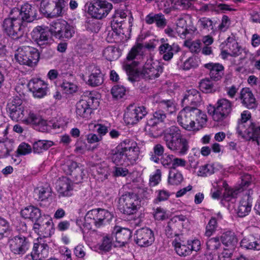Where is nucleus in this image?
<instances>
[{
  "label": "nucleus",
  "instance_id": "f257e3e1",
  "mask_svg": "<svg viewBox=\"0 0 260 260\" xmlns=\"http://www.w3.org/2000/svg\"><path fill=\"white\" fill-rule=\"evenodd\" d=\"M7 111L13 120L21 121L25 124H31L35 129L42 132L48 129L47 121L29 110L18 98L13 99L8 103Z\"/></svg>",
  "mask_w": 260,
  "mask_h": 260
},
{
  "label": "nucleus",
  "instance_id": "f03ea898",
  "mask_svg": "<svg viewBox=\"0 0 260 260\" xmlns=\"http://www.w3.org/2000/svg\"><path fill=\"white\" fill-rule=\"evenodd\" d=\"M177 122L184 129L194 131L196 124L202 125L207 121V115L200 109L186 106L181 110L177 116Z\"/></svg>",
  "mask_w": 260,
  "mask_h": 260
},
{
  "label": "nucleus",
  "instance_id": "7ed1b4c3",
  "mask_svg": "<svg viewBox=\"0 0 260 260\" xmlns=\"http://www.w3.org/2000/svg\"><path fill=\"white\" fill-rule=\"evenodd\" d=\"M162 132L164 133L163 140L169 149L177 152L180 155L187 153L189 149L188 143L182 137L178 127L173 125L163 129Z\"/></svg>",
  "mask_w": 260,
  "mask_h": 260
},
{
  "label": "nucleus",
  "instance_id": "20e7f679",
  "mask_svg": "<svg viewBox=\"0 0 260 260\" xmlns=\"http://www.w3.org/2000/svg\"><path fill=\"white\" fill-rule=\"evenodd\" d=\"M68 0H42L40 10L47 18H56L66 14Z\"/></svg>",
  "mask_w": 260,
  "mask_h": 260
},
{
  "label": "nucleus",
  "instance_id": "39448f33",
  "mask_svg": "<svg viewBox=\"0 0 260 260\" xmlns=\"http://www.w3.org/2000/svg\"><path fill=\"white\" fill-rule=\"evenodd\" d=\"M18 14L11 10L9 17L5 19L3 22V28L5 32L13 39H25L23 34L26 26L18 18Z\"/></svg>",
  "mask_w": 260,
  "mask_h": 260
},
{
  "label": "nucleus",
  "instance_id": "423d86ee",
  "mask_svg": "<svg viewBox=\"0 0 260 260\" xmlns=\"http://www.w3.org/2000/svg\"><path fill=\"white\" fill-rule=\"evenodd\" d=\"M112 219V215L108 210L101 208L89 211L85 216V225L88 229L93 226L100 228L105 225Z\"/></svg>",
  "mask_w": 260,
  "mask_h": 260
},
{
  "label": "nucleus",
  "instance_id": "0eeeda50",
  "mask_svg": "<svg viewBox=\"0 0 260 260\" xmlns=\"http://www.w3.org/2000/svg\"><path fill=\"white\" fill-rule=\"evenodd\" d=\"M141 200L139 196L134 192H126L122 194L118 200V209L126 215H133L140 209Z\"/></svg>",
  "mask_w": 260,
  "mask_h": 260
},
{
  "label": "nucleus",
  "instance_id": "6e6552de",
  "mask_svg": "<svg viewBox=\"0 0 260 260\" xmlns=\"http://www.w3.org/2000/svg\"><path fill=\"white\" fill-rule=\"evenodd\" d=\"M39 53L36 48L29 46L23 45L16 50L15 59L19 64L33 67L38 62Z\"/></svg>",
  "mask_w": 260,
  "mask_h": 260
},
{
  "label": "nucleus",
  "instance_id": "1a4fd4ad",
  "mask_svg": "<svg viewBox=\"0 0 260 260\" xmlns=\"http://www.w3.org/2000/svg\"><path fill=\"white\" fill-rule=\"evenodd\" d=\"M143 46L141 44H138L133 47L127 56V61H132L131 62H126L124 65V69L128 74V79L129 81L133 82L135 81L134 77L131 75L136 73V69L135 68L139 63V60L142 58L143 52L142 51Z\"/></svg>",
  "mask_w": 260,
  "mask_h": 260
},
{
  "label": "nucleus",
  "instance_id": "9d476101",
  "mask_svg": "<svg viewBox=\"0 0 260 260\" xmlns=\"http://www.w3.org/2000/svg\"><path fill=\"white\" fill-rule=\"evenodd\" d=\"M119 147L124 152V166L133 165L137 162L139 158L140 149L136 142L125 139L118 145V148Z\"/></svg>",
  "mask_w": 260,
  "mask_h": 260
},
{
  "label": "nucleus",
  "instance_id": "9b49d317",
  "mask_svg": "<svg viewBox=\"0 0 260 260\" xmlns=\"http://www.w3.org/2000/svg\"><path fill=\"white\" fill-rule=\"evenodd\" d=\"M233 103L225 98L219 99L215 107H211L212 110H208V113L212 115L214 120L221 121L227 118L232 111Z\"/></svg>",
  "mask_w": 260,
  "mask_h": 260
},
{
  "label": "nucleus",
  "instance_id": "f8f14e48",
  "mask_svg": "<svg viewBox=\"0 0 260 260\" xmlns=\"http://www.w3.org/2000/svg\"><path fill=\"white\" fill-rule=\"evenodd\" d=\"M50 33L59 39H69L73 36L74 30L67 21H56L52 22L50 27Z\"/></svg>",
  "mask_w": 260,
  "mask_h": 260
},
{
  "label": "nucleus",
  "instance_id": "ddd939ff",
  "mask_svg": "<svg viewBox=\"0 0 260 260\" xmlns=\"http://www.w3.org/2000/svg\"><path fill=\"white\" fill-rule=\"evenodd\" d=\"M96 100V99L92 96H82L76 105V114L77 117L86 120L90 119L92 112L91 106Z\"/></svg>",
  "mask_w": 260,
  "mask_h": 260
},
{
  "label": "nucleus",
  "instance_id": "4468645a",
  "mask_svg": "<svg viewBox=\"0 0 260 260\" xmlns=\"http://www.w3.org/2000/svg\"><path fill=\"white\" fill-rule=\"evenodd\" d=\"M112 4L106 0H94L88 8V12L96 19L106 17L112 9Z\"/></svg>",
  "mask_w": 260,
  "mask_h": 260
},
{
  "label": "nucleus",
  "instance_id": "2eb2a0df",
  "mask_svg": "<svg viewBox=\"0 0 260 260\" xmlns=\"http://www.w3.org/2000/svg\"><path fill=\"white\" fill-rule=\"evenodd\" d=\"M238 124L237 132L246 140L256 141L258 144L260 138V126L255 123L250 122L248 125Z\"/></svg>",
  "mask_w": 260,
  "mask_h": 260
},
{
  "label": "nucleus",
  "instance_id": "dca6fc26",
  "mask_svg": "<svg viewBox=\"0 0 260 260\" xmlns=\"http://www.w3.org/2000/svg\"><path fill=\"white\" fill-rule=\"evenodd\" d=\"M147 114L144 106H129L124 114L123 119L127 125H134L143 119Z\"/></svg>",
  "mask_w": 260,
  "mask_h": 260
},
{
  "label": "nucleus",
  "instance_id": "f3484780",
  "mask_svg": "<svg viewBox=\"0 0 260 260\" xmlns=\"http://www.w3.org/2000/svg\"><path fill=\"white\" fill-rule=\"evenodd\" d=\"M13 13H17L18 18L25 25L32 22L37 18V10L35 7L28 3H25L21 7L14 8L11 10Z\"/></svg>",
  "mask_w": 260,
  "mask_h": 260
},
{
  "label": "nucleus",
  "instance_id": "a211bd4d",
  "mask_svg": "<svg viewBox=\"0 0 260 260\" xmlns=\"http://www.w3.org/2000/svg\"><path fill=\"white\" fill-rule=\"evenodd\" d=\"M34 243L30 256L32 260H43L48 256L49 246L46 240L41 237L37 238Z\"/></svg>",
  "mask_w": 260,
  "mask_h": 260
},
{
  "label": "nucleus",
  "instance_id": "6ab92c4d",
  "mask_svg": "<svg viewBox=\"0 0 260 260\" xmlns=\"http://www.w3.org/2000/svg\"><path fill=\"white\" fill-rule=\"evenodd\" d=\"M50 28L37 26L31 32V37L37 44L41 48H45L50 44Z\"/></svg>",
  "mask_w": 260,
  "mask_h": 260
},
{
  "label": "nucleus",
  "instance_id": "aec40b11",
  "mask_svg": "<svg viewBox=\"0 0 260 260\" xmlns=\"http://www.w3.org/2000/svg\"><path fill=\"white\" fill-rule=\"evenodd\" d=\"M30 245L28 238L22 235L15 236L10 241L11 250L16 254H24L29 249Z\"/></svg>",
  "mask_w": 260,
  "mask_h": 260
},
{
  "label": "nucleus",
  "instance_id": "412c9836",
  "mask_svg": "<svg viewBox=\"0 0 260 260\" xmlns=\"http://www.w3.org/2000/svg\"><path fill=\"white\" fill-rule=\"evenodd\" d=\"M48 84L40 78L31 79L28 83V87L34 97L41 99L47 94L49 91Z\"/></svg>",
  "mask_w": 260,
  "mask_h": 260
},
{
  "label": "nucleus",
  "instance_id": "4be33fe9",
  "mask_svg": "<svg viewBox=\"0 0 260 260\" xmlns=\"http://www.w3.org/2000/svg\"><path fill=\"white\" fill-rule=\"evenodd\" d=\"M162 72V67L158 61L146 62L142 72L143 77L148 80H153L159 76Z\"/></svg>",
  "mask_w": 260,
  "mask_h": 260
},
{
  "label": "nucleus",
  "instance_id": "5701e85b",
  "mask_svg": "<svg viewBox=\"0 0 260 260\" xmlns=\"http://www.w3.org/2000/svg\"><path fill=\"white\" fill-rule=\"evenodd\" d=\"M166 114L165 111L160 109H158L154 112L152 117L147 120V127L149 130L154 132L157 131L156 135L161 133L162 128L158 126V125L165 122L167 118Z\"/></svg>",
  "mask_w": 260,
  "mask_h": 260
},
{
  "label": "nucleus",
  "instance_id": "b1692460",
  "mask_svg": "<svg viewBox=\"0 0 260 260\" xmlns=\"http://www.w3.org/2000/svg\"><path fill=\"white\" fill-rule=\"evenodd\" d=\"M183 222H188L186 216L183 215H176L172 217L168 222L166 228V234L168 237H172L178 234L181 225L184 226Z\"/></svg>",
  "mask_w": 260,
  "mask_h": 260
},
{
  "label": "nucleus",
  "instance_id": "393cba45",
  "mask_svg": "<svg viewBox=\"0 0 260 260\" xmlns=\"http://www.w3.org/2000/svg\"><path fill=\"white\" fill-rule=\"evenodd\" d=\"M53 223L52 219L44 221L43 218L41 221L35 222L34 224L33 229L35 233L39 236V237L48 238L53 233Z\"/></svg>",
  "mask_w": 260,
  "mask_h": 260
},
{
  "label": "nucleus",
  "instance_id": "a878e982",
  "mask_svg": "<svg viewBox=\"0 0 260 260\" xmlns=\"http://www.w3.org/2000/svg\"><path fill=\"white\" fill-rule=\"evenodd\" d=\"M152 231L148 228H142L137 231L136 242L141 247H148L154 241Z\"/></svg>",
  "mask_w": 260,
  "mask_h": 260
},
{
  "label": "nucleus",
  "instance_id": "bb28decb",
  "mask_svg": "<svg viewBox=\"0 0 260 260\" xmlns=\"http://www.w3.org/2000/svg\"><path fill=\"white\" fill-rule=\"evenodd\" d=\"M74 183L71 179L63 177L57 182L56 190L59 197H68L73 195Z\"/></svg>",
  "mask_w": 260,
  "mask_h": 260
},
{
  "label": "nucleus",
  "instance_id": "cd10ccee",
  "mask_svg": "<svg viewBox=\"0 0 260 260\" xmlns=\"http://www.w3.org/2000/svg\"><path fill=\"white\" fill-rule=\"evenodd\" d=\"M126 17H128L129 24H132L133 18L131 13L127 10L117 9L115 11L111 21V27L113 29L118 30V28L121 29L122 23L124 21Z\"/></svg>",
  "mask_w": 260,
  "mask_h": 260
},
{
  "label": "nucleus",
  "instance_id": "c85d7f7f",
  "mask_svg": "<svg viewBox=\"0 0 260 260\" xmlns=\"http://www.w3.org/2000/svg\"><path fill=\"white\" fill-rule=\"evenodd\" d=\"M113 233L115 234V240L113 241L114 247H122L127 243L131 236V232L125 228L115 226Z\"/></svg>",
  "mask_w": 260,
  "mask_h": 260
},
{
  "label": "nucleus",
  "instance_id": "c756f323",
  "mask_svg": "<svg viewBox=\"0 0 260 260\" xmlns=\"http://www.w3.org/2000/svg\"><path fill=\"white\" fill-rule=\"evenodd\" d=\"M239 99L243 105L248 109H253L256 106L255 99L248 88H243L241 89Z\"/></svg>",
  "mask_w": 260,
  "mask_h": 260
},
{
  "label": "nucleus",
  "instance_id": "7c9ffc66",
  "mask_svg": "<svg viewBox=\"0 0 260 260\" xmlns=\"http://www.w3.org/2000/svg\"><path fill=\"white\" fill-rule=\"evenodd\" d=\"M252 200L250 195V191H248V193L245 194L240 202L237 210V214L239 217H244L249 213L251 209Z\"/></svg>",
  "mask_w": 260,
  "mask_h": 260
},
{
  "label": "nucleus",
  "instance_id": "2f4dec72",
  "mask_svg": "<svg viewBox=\"0 0 260 260\" xmlns=\"http://www.w3.org/2000/svg\"><path fill=\"white\" fill-rule=\"evenodd\" d=\"M240 246L247 250H260V236L256 237L252 235L246 236L241 241Z\"/></svg>",
  "mask_w": 260,
  "mask_h": 260
},
{
  "label": "nucleus",
  "instance_id": "473e14b6",
  "mask_svg": "<svg viewBox=\"0 0 260 260\" xmlns=\"http://www.w3.org/2000/svg\"><path fill=\"white\" fill-rule=\"evenodd\" d=\"M222 45L223 48L228 49L232 56H238L241 53V48L236 40L235 36L233 34L222 43Z\"/></svg>",
  "mask_w": 260,
  "mask_h": 260
},
{
  "label": "nucleus",
  "instance_id": "72a5a7b5",
  "mask_svg": "<svg viewBox=\"0 0 260 260\" xmlns=\"http://www.w3.org/2000/svg\"><path fill=\"white\" fill-rule=\"evenodd\" d=\"M158 49L160 54H163L162 58L166 61H169L173 58L174 52H178L180 50V47L175 44L171 45L169 43H164L159 47Z\"/></svg>",
  "mask_w": 260,
  "mask_h": 260
},
{
  "label": "nucleus",
  "instance_id": "f704fd0d",
  "mask_svg": "<svg viewBox=\"0 0 260 260\" xmlns=\"http://www.w3.org/2000/svg\"><path fill=\"white\" fill-rule=\"evenodd\" d=\"M21 215L24 218L31 219L35 221V222L41 221L42 218L40 210L33 206L26 207L21 210Z\"/></svg>",
  "mask_w": 260,
  "mask_h": 260
},
{
  "label": "nucleus",
  "instance_id": "c9c22d12",
  "mask_svg": "<svg viewBox=\"0 0 260 260\" xmlns=\"http://www.w3.org/2000/svg\"><path fill=\"white\" fill-rule=\"evenodd\" d=\"M201 101L200 93L195 89H190L186 91L182 100L183 104L188 105H197Z\"/></svg>",
  "mask_w": 260,
  "mask_h": 260
},
{
  "label": "nucleus",
  "instance_id": "e433bc0d",
  "mask_svg": "<svg viewBox=\"0 0 260 260\" xmlns=\"http://www.w3.org/2000/svg\"><path fill=\"white\" fill-rule=\"evenodd\" d=\"M204 67L209 70L210 76L214 80H219L223 74V67L219 63H208Z\"/></svg>",
  "mask_w": 260,
  "mask_h": 260
},
{
  "label": "nucleus",
  "instance_id": "4c0bfd02",
  "mask_svg": "<svg viewBox=\"0 0 260 260\" xmlns=\"http://www.w3.org/2000/svg\"><path fill=\"white\" fill-rule=\"evenodd\" d=\"M104 82L103 75L99 68L93 67L91 73L89 76L87 81L88 85L95 87L101 85Z\"/></svg>",
  "mask_w": 260,
  "mask_h": 260
},
{
  "label": "nucleus",
  "instance_id": "58836bf2",
  "mask_svg": "<svg viewBox=\"0 0 260 260\" xmlns=\"http://www.w3.org/2000/svg\"><path fill=\"white\" fill-rule=\"evenodd\" d=\"M222 243L232 250L234 249L238 243V239L235 233L231 231L224 232L221 237Z\"/></svg>",
  "mask_w": 260,
  "mask_h": 260
},
{
  "label": "nucleus",
  "instance_id": "ea45409f",
  "mask_svg": "<svg viewBox=\"0 0 260 260\" xmlns=\"http://www.w3.org/2000/svg\"><path fill=\"white\" fill-rule=\"evenodd\" d=\"M52 193L51 188L49 186L39 187L35 189L34 197L38 201H43L48 199Z\"/></svg>",
  "mask_w": 260,
  "mask_h": 260
},
{
  "label": "nucleus",
  "instance_id": "a19ab883",
  "mask_svg": "<svg viewBox=\"0 0 260 260\" xmlns=\"http://www.w3.org/2000/svg\"><path fill=\"white\" fill-rule=\"evenodd\" d=\"M14 148L13 140L10 139L0 140V158L9 156Z\"/></svg>",
  "mask_w": 260,
  "mask_h": 260
},
{
  "label": "nucleus",
  "instance_id": "79ce46f5",
  "mask_svg": "<svg viewBox=\"0 0 260 260\" xmlns=\"http://www.w3.org/2000/svg\"><path fill=\"white\" fill-rule=\"evenodd\" d=\"M103 55L107 60L111 61L118 58L120 53L117 48L109 46L103 50Z\"/></svg>",
  "mask_w": 260,
  "mask_h": 260
},
{
  "label": "nucleus",
  "instance_id": "37998d69",
  "mask_svg": "<svg viewBox=\"0 0 260 260\" xmlns=\"http://www.w3.org/2000/svg\"><path fill=\"white\" fill-rule=\"evenodd\" d=\"M53 145V142L48 140H39L33 144V151L35 153H41L47 150Z\"/></svg>",
  "mask_w": 260,
  "mask_h": 260
},
{
  "label": "nucleus",
  "instance_id": "c03bdc74",
  "mask_svg": "<svg viewBox=\"0 0 260 260\" xmlns=\"http://www.w3.org/2000/svg\"><path fill=\"white\" fill-rule=\"evenodd\" d=\"M183 179L182 174L178 170L173 169L169 171L168 183L170 184L177 185L180 184Z\"/></svg>",
  "mask_w": 260,
  "mask_h": 260
},
{
  "label": "nucleus",
  "instance_id": "a18cd8bd",
  "mask_svg": "<svg viewBox=\"0 0 260 260\" xmlns=\"http://www.w3.org/2000/svg\"><path fill=\"white\" fill-rule=\"evenodd\" d=\"M221 186L224 188L223 197L224 200L227 201H230L232 199L236 197L237 194L240 191V189L234 190L231 188L225 181L220 182Z\"/></svg>",
  "mask_w": 260,
  "mask_h": 260
},
{
  "label": "nucleus",
  "instance_id": "49530a36",
  "mask_svg": "<svg viewBox=\"0 0 260 260\" xmlns=\"http://www.w3.org/2000/svg\"><path fill=\"white\" fill-rule=\"evenodd\" d=\"M113 162L117 165L124 166L125 163V154L124 151L118 146L116 148L115 152L113 153L112 156Z\"/></svg>",
  "mask_w": 260,
  "mask_h": 260
},
{
  "label": "nucleus",
  "instance_id": "de8ad7c7",
  "mask_svg": "<svg viewBox=\"0 0 260 260\" xmlns=\"http://www.w3.org/2000/svg\"><path fill=\"white\" fill-rule=\"evenodd\" d=\"M158 109L171 114L175 111V105L172 100H162L158 103Z\"/></svg>",
  "mask_w": 260,
  "mask_h": 260
},
{
  "label": "nucleus",
  "instance_id": "09e8293b",
  "mask_svg": "<svg viewBox=\"0 0 260 260\" xmlns=\"http://www.w3.org/2000/svg\"><path fill=\"white\" fill-rule=\"evenodd\" d=\"M200 88L205 93H212L216 90L214 83L209 78H205L201 81Z\"/></svg>",
  "mask_w": 260,
  "mask_h": 260
},
{
  "label": "nucleus",
  "instance_id": "8fccbe9b",
  "mask_svg": "<svg viewBox=\"0 0 260 260\" xmlns=\"http://www.w3.org/2000/svg\"><path fill=\"white\" fill-rule=\"evenodd\" d=\"M173 244L177 253L180 256H187L191 254V251L188 245L182 244L177 242H173Z\"/></svg>",
  "mask_w": 260,
  "mask_h": 260
},
{
  "label": "nucleus",
  "instance_id": "3c124183",
  "mask_svg": "<svg viewBox=\"0 0 260 260\" xmlns=\"http://www.w3.org/2000/svg\"><path fill=\"white\" fill-rule=\"evenodd\" d=\"M184 44L191 52L198 53L201 50L202 43L200 40L193 41L186 40Z\"/></svg>",
  "mask_w": 260,
  "mask_h": 260
},
{
  "label": "nucleus",
  "instance_id": "603ef678",
  "mask_svg": "<svg viewBox=\"0 0 260 260\" xmlns=\"http://www.w3.org/2000/svg\"><path fill=\"white\" fill-rule=\"evenodd\" d=\"M221 245L219 239L218 237L211 238L207 242V249L211 253L217 250Z\"/></svg>",
  "mask_w": 260,
  "mask_h": 260
},
{
  "label": "nucleus",
  "instance_id": "864d4df0",
  "mask_svg": "<svg viewBox=\"0 0 260 260\" xmlns=\"http://www.w3.org/2000/svg\"><path fill=\"white\" fill-rule=\"evenodd\" d=\"M10 233L9 222L4 218L0 217V239L7 237Z\"/></svg>",
  "mask_w": 260,
  "mask_h": 260
},
{
  "label": "nucleus",
  "instance_id": "5fc2aeb1",
  "mask_svg": "<svg viewBox=\"0 0 260 260\" xmlns=\"http://www.w3.org/2000/svg\"><path fill=\"white\" fill-rule=\"evenodd\" d=\"M217 228L216 218L215 217H212L206 227L205 235L208 237H210L215 233Z\"/></svg>",
  "mask_w": 260,
  "mask_h": 260
},
{
  "label": "nucleus",
  "instance_id": "6e6d98bb",
  "mask_svg": "<svg viewBox=\"0 0 260 260\" xmlns=\"http://www.w3.org/2000/svg\"><path fill=\"white\" fill-rule=\"evenodd\" d=\"M214 173V168L212 165L206 164L200 167L198 171V176L205 177Z\"/></svg>",
  "mask_w": 260,
  "mask_h": 260
},
{
  "label": "nucleus",
  "instance_id": "4d7b16f0",
  "mask_svg": "<svg viewBox=\"0 0 260 260\" xmlns=\"http://www.w3.org/2000/svg\"><path fill=\"white\" fill-rule=\"evenodd\" d=\"M126 90L124 86L119 85L114 86L111 89V93L116 99H121L125 94Z\"/></svg>",
  "mask_w": 260,
  "mask_h": 260
},
{
  "label": "nucleus",
  "instance_id": "13d9d810",
  "mask_svg": "<svg viewBox=\"0 0 260 260\" xmlns=\"http://www.w3.org/2000/svg\"><path fill=\"white\" fill-rule=\"evenodd\" d=\"M174 155L172 154H165L160 158V162L161 165L166 168L172 169Z\"/></svg>",
  "mask_w": 260,
  "mask_h": 260
},
{
  "label": "nucleus",
  "instance_id": "bf43d9fd",
  "mask_svg": "<svg viewBox=\"0 0 260 260\" xmlns=\"http://www.w3.org/2000/svg\"><path fill=\"white\" fill-rule=\"evenodd\" d=\"M32 148L30 145L25 142L21 143L18 147L17 152L19 155H25L30 153Z\"/></svg>",
  "mask_w": 260,
  "mask_h": 260
},
{
  "label": "nucleus",
  "instance_id": "052dcab7",
  "mask_svg": "<svg viewBox=\"0 0 260 260\" xmlns=\"http://www.w3.org/2000/svg\"><path fill=\"white\" fill-rule=\"evenodd\" d=\"M198 66L196 58L193 57H188L180 66V68L183 70H189L191 68H196Z\"/></svg>",
  "mask_w": 260,
  "mask_h": 260
},
{
  "label": "nucleus",
  "instance_id": "680f3d73",
  "mask_svg": "<svg viewBox=\"0 0 260 260\" xmlns=\"http://www.w3.org/2000/svg\"><path fill=\"white\" fill-rule=\"evenodd\" d=\"M198 23L202 29L208 30L213 29V21L208 18H200L198 21Z\"/></svg>",
  "mask_w": 260,
  "mask_h": 260
},
{
  "label": "nucleus",
  "instance_id": "e2e57ef3",
  "mask_svg": "<svg viewBox=\"0 0 260 260\" xmlns=\"http://www.w3.org/2000/svg\"><path fill=\"white\" fill-rule=\"evenodd\" d=\"M61 87L64 91L68 93H73L77 90V86L72 82L64 81L63 82Z\"/></svg>",
  "mask_w": 260,
  "mask_h": 260
},
{
  "label": "nucleus",
  "instance_id": "0e129e2a",
  "mask_svg": "<svg viewBox=\"0 0 260 260\" xmlns=\"http://www.w3.org/2000/svg\"><path fill=\"white\" fill-rule=\"evenodd\" d=\"M113 245L111 238L109 237L106 236L103 238L102 243L100 245L99 249L104 251H109Z\"/></svg>",
  "mask_w": 260,
  "mask_h": 260
},
{
  "label": "nucleus",
  "instance_id": "69168bd1",
  "mask_svg": "<svg viewBox=\"0 0 260 260\" xmlns=\"http://www.w3.org/2000/svg\"><path fill=\"white\" fill-rule=\"evenodd\" d=\"M192 0H176L175 6L177 9L184 10L189 8L191 5Z\"/></svg>",
  "mask_w": 260,
  "mask_h": 260
},
{
  "label": "nucleus",
  "instance_id": "338daca9",
  "mask_svg": "<svg viewBox=\"0 0 260 260\" xmlns=\"http://www.w3.org/2000/svg\"><path fill=\"white\" fill-rule=\"evenodd\" d=\"M69 175H71L75 179V181L80 182L83 179V176L84 175V170L83 168L78 167Z\"/></svg>",
  "mask_w": 260,
  "mask_h": 260
},
{
  "label": "nucleus",
  "instance_id": "774afa93",
  "mask_svg": "<svg viewBox=\"0 0 260 260\" xmlns=\"http://www.w3.org/2000/svg\"><path fill=\"white\" fill-rule=\"evenodd\" d=\"M77 167H78V166L76 162L68 161L63 165L62 169L67 174L69 175Z\"/></svg>",
  "mask_w": 260,
  "mask_h": 260
}]
</instances>
